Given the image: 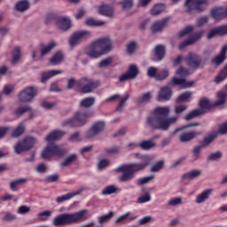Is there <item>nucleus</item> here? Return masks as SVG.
<instances>
[{"label":"nucleus","mask_w":227,"mask_h":227,"mask_svg":"<svg viewBox=\"0 0 227 227\" xmlns=\"http://www.w3.org/2000/svg\"><path fill=\"white\" fill-rule=\"evenodd\" d=\"M133 157L141 160V163L123 164L114 168L115 173H122L119 177L120 182L127 183L135 178V174L145 171L152 162V158L148 154H141L139 153H133Z\"/></svg>","instance_id":"obj_1"},{"label":"nucleus","mask_w":227,"mask_h":227,"mask_svg":"<svg viewBox=\"0 0 227 227\" xmlns=\"http://www.w3.org/2000/svg\"><path fill=\"white\" fill-rule=\"evenodd\" d=\"M170 108L168 106L157 107L146 119V127L153 129L168 130L170 126L174 125L178 118H168Z\"/></svg>","instance_id":"obj_2"},{"label":"nucleus","mask_w":227,"mask_h":227,"mask_svg":"<svg viewBox=\"0 0 227 227\" xmlns=\"http://www.w3.org/2000/svg\"><path fill=\"white\" fill-rule=\"evenodd\" d=\"M66 132L61 130H55L49 134L45 140L48 142V145L43 149L42 153V159L48 160L52 156L63 157L66 154V151L60 146L56 145L54 141L61 139L65 136Z\"/></svg>","instance_id":"obj_3"},{"label":"nucleus","mask_w":227,"mask_h":227,"mask_svg":"<svg viewBox=\"0 0 227 227\" xmlns=\"http://www.w3.org/2000/svg\"><path fill=\"white\" fill-rule=\"evenodd\" d=\"M90 217L91 214L87 209H82L74 213L61 214L53 219L52 223L54 226H67L82 223Z\"/></svg>","instance_id":"obj_4"},{"label":"nucleus","mask_w":227,"mask_h":227,"mask_svg":"<svg viewBox=\"0 0 227 227\" xmlns=\"http://www.w3.org/2000/svg\"><path fill=\"white\" fill-rule=\"evenodd\" d=\"M113 49L110 37H101L94 40L86 49V55L90 59H97L109 53Z\"/></svg>","instance_id":"obj_5"},{"label":"nucleus","mask_w":227,"mask_h":227,"mask_svg":"<svg viewBox=\"0 0 227 227\" xmlns=\"http://www.w3.org/2000/svg\"><path fill=\"white\" fill-rule=\"evenodd\" d=\"M91 114L76 112L73 118L67 119L62 121V127H69V128H79L86 124L87 119L91 117Z\"/></svg>","instance_id":"obj_6"},{"label":"nucleus","mask_w":227,"mask_h":227,"mask_svg":"<svg viewBox=\"0 0 227 227\" xmlns=\"http://www.w3.org/2000/svg\"><path fill=\"white\" fill-rule=\"evenodd\" d=\"M178 36L180 38H183L184 36H186L187 38H189L187 40H184L179 44L178 49L182 51L185 47H188L196 43L201 38L202 33L195 32L193 29H186L179 33Z\"/></svg>","instance_id":"obj_7"},{"label":"nucleus","mask_w":227,"mask_h":227,"mask_svg":"<svg viewBox=\"0 0 227 227\" xmlns=\"http://www.w3.org/2000/svg\"><path fill=\"white\" fill-rule=\"evenodd\" d=\"M210 2L208 0H186L184 3L185 12L192 15L193 12L201 13L208 8Z\"/></svg>","instance_id":"obj_8"},{"label":"nucleus","mask_w":227,"mask_h":227,"mask_svg":"<svg viewBox=\"0 0 227 227\" xmlns=\"http://www.w3.org/2000/svg\"><path fill=\"white\" fill-rule=\"evenodd\" d=\"M99 85H100V82L98 81H95L88 78H82L76 83V87L80 89V92L83 94L91 93Z\"/></svg>","instance_id":"obj_9"},{"label":"nucleus","mask_w":227,"mask_h":227,"mask_svg":"<svg viewBox=\"0 0 227 227\" xmlns=\"http://www.w3.org/2000/svg\"><path fill=\"white\" fill-rule=\"evenodd\" d=\"M37 95V89L35 87H26L20 91L18 95L20 103H30Z\"/></svg>","instance_id":"obj_10"},{"label":"nucleus","mask_w":227,"mask_h":227,"mask_svg":"<svg viewBox=\"0 0 227 227\" xmlns=\"http://www.w3.org/2000/svg\"><path fill=\"white\" fill-rule=\"evenodd\" d=\"M90 37H91V32L89 30L76 31L69 38V45L72 48L76 47L81 43L82 39H88Z\"/></svg>","instance_id":"obj_11"},{"label":"nucleus","mask_w":227,"mask_h":227,"mask_svg":"<svg viewBox=\"0 0 227 227\" xmlns=\"http://www.w3.org/2000/svg\"><path fill=\"white\" fill-rule=\"evenodd\" d=\"M35 144V138L33 137H27L22 141L18 142L14 146L17 154L30 150Z\"/></svg>","instance_id":"obj_12"},{"label":"nucleus","mask_w":227,"mask_h":227,"mask_svg":"<svg viewBox=\"0 0 227 227\" xmlns=\"http://www.w3.org/2000/svg\"><path fill=\"white\" fill-rule=\"evenodd\" d=\"M158 69L156 67H148L147 69V76L149 78H155L156 81H164L169 75V71L168 69H162L160 73H158Z\"/></svg>","instance_id":"obj_13"},{"label":"nucleus","mask_w":227,"mask_h":227,"mask_svg":"<svg viewBox=\"0 0 227 227\" xmlns=\"http://www.w3.org/2000/svg\"><path fill=\"white\" fill-rule=\"evenodd\" d=\"M105 129L104 121H97L92 127L87 131L86 137L88 139H92L98 135H99Z\"/></svg>","instance_id":"obj_14"},{"label":"nucleus","mask_w":227,"mask_h":227,"mask_svg":"<svg viewBox=\"0 0 227 227\" xmlns=\"http://www.w3.org/2000/svg\"><path fill=\"white\" fill-rule=\"evenodd\" d=\"M138 74V69L136 65H131L129 67L128 71L121 74L119 78V82H124V81H131L132 79H136Z\"/></svg>","instance_id":"obj_15"},{"label":"nucleus","mask_w":227,"mask_h":227,"mask_svg":"<svg viewBox=\"0 0 227 227\" xmlns=\"http://www.w3.org/2000/svg\"><path fill=\"white\" fill-rule=\"evenodd\" d=\"M185 61L192 69H199L200 67H203L202 58L199 55L191 53V55L186 58Z\"/></svg>","instance_id":"obj_16"},{"label":"nucleus","mask_w":227,"mask_h":227,"mask_svg":"<svg viewBox=\"0 0 227 227\" xmlns=\"http://www.w3.org/2000/svg\"><path fill=\"white\" fill-rule=\"evenodd\" d=\"M215 98L216 99L211 104V107H223L227 101V90L217 91Z\"/></svg>","instance_id":"obj_17"},{"label":"nucleus","mask_w":227,"mask_h":227,"mask_svg":"<svg viewBox=\"0 0 227 227\" xmlns=\"http://www.w3.org/2000/svg\"><path fill=\"white\" fill-rule=\"evenodd\" d=\"M137 218V216L136 215H133L130 212H127L122 215L119 216L118 218H115L114 223L116 225H124L135 221Z\"/></svg>","instance_id":"obj_18"},{"label":"nucleus","mask_w":227,"mask_h":227,"mask_svg":"<svg viewBox=\"0 0 227 227\" xmlns=\"http://www.w3.org/2000/svg\"><path fill=\"white\" fill-rule=\"evenodd\" d=\"M211 17L215 20H223V19H227V7H215L211 10Z\"/></svg>","instance_id":"obj_19"},{"label":"nucleus","mask_w":227,"mask_h":227,"mask_svg":"<svg viewBox=\"0 0 227 227\" xmlns=\"http://www.w3.org/2000/svg\"><path fill=\"white\" fill-rule=\"evenodd\" d=\"M57 27L60 29L72 28V20L68 16H59L57 19Z\"/></svg>","instance_id":"obj_20"},{"label":"nucleus","mask_w":227,"mask_h":227,"mask_svg":"<svg viewBox=\"0 0 227 227\" xmlns=\"http://www.w3.org/2000/svg\"><path fill=\"white\" fill-rule=\"evenodd\" d=\"M214 192V189L209 188L202 191L195 198V203L200 205L205 203Z\"/></svg>","instance_id":"obj_21"},{"label":"nucleus","mask_w":227,"mask_h":227,"mask_svg":"<svg viewBox=\"0 0 227 227\" xmlns=\"http://www.w3.org/2000/svg\"><path fill=\"white\" fill-rule=\"evenodd\" d=\"M172 97V90L170 87H161L158 93V101H168Z\"/></svg>","instance_id":"obj_22"},{"label":"nucleus","mask_w":227,"mask_h":227,"mask_svg":"<svg viewBox=\"0 0 227 227\" xmlns=\"http://www.w3.org/2000/svg\"><path fill=\"white\" fill-rule=\"evenodd\" d=\"M172 83L173 85L178 86L180 89L184 90L192 87L194 82H186L185 78L173 77Z\"/></svg>","instance_id":"obj_23"},{"label":"nucleus","mask_w":227,"mask_h":227,"mask_svg":"<svg viewBox=\"0 0 227 227\" xmlns=\"http://www.w3.org/2000/svg\"><path fill=\"white\" fill-rule=\"evenodd\" d=\"M83 191H84V189L82 188V189L77 190V191L74 192H68V193L64 194V195H62V196H59V197L56 199V202L59 203V204H60V203H62V202H64V201L70 200L73 199L74 197L82 194Z\"/></svg>","instance_id":"obj_24"},{"label":"nucleus","mask_w":227,"mask_h":227,"mask_svg":"<svg viewBox=\"0 0 227 227\" xmlns=\"http://www.w3.org/2000/svg\"><path fill=\"white\" fill-rule=\"evenodd\" d=\"M200 135V132L196 131L184 132L180 135L179 140L181 143H188Z\"/></svg>","instance_id":"obj_25"},{"label":"nucleus","mask_w":227,"mask_h":227,"mask_svg":"<svg viewBox=\"0 0 227 227\" xmlns=\"http://www.w3.org/2000/svg\"><path fill=\"white\" fill-rule=\"evenodd\" d=\"M99 15H104L105 17H113L114 15V9L111 4L100 5L98 9Z\"/></svg>","instance_id":"obj_26"},{"label":"nucleus","mask_w":227,"mask_h":227,"mask_svg":"<svg viewBox=\"0 0 227 227\" xmlns=\"http://www.w3.org/2000/svg\"><path fill=\"white\" fill-rule=\"evenodd\" d=\"M29 8H31V4L28 0H20L14 5L15 11L20 12V13H24V12H27Z\"/></svg>","instance_id":"obj_27"},{"label":"nucleus","mask_w":227,"mask_h":227,"mask_svg":"<svg viewBox=\"0 0 227 227\" xmlns=\"http://www.w3.org/2000/svg\"><path fill=\"white\" fill-rule=\"evenodd\" d=\"M202 174L201 169L194 168L182 175L184 180H192L199 178Z\"/></svg>","instance_id":"obj_28"},{"label":"nucleus","mask_w":227,"mask_h":227,"mask_svg":"<svg viewBox=\"0 0 227 227\" xmlns=\"http://www.w3.org/2000/svg\"><path fill=\"white\" fill-rule=\"evenodd\" d=\"M226 52H227V45H224L222 51H220V55H216L213 59V63H215V65H220L223 63L224 60L226 59Z\"/></svg>","instance_id":"obj_29"},{"label":"nucleus","mask_w":227,"mask_h":227,"mask_svg":"<svg viewBox=\"0 0 227 227\" xmlns=\"http://www.w3.org/2000/svg\"><path fill=\"white\" fill-rule=\"evenodd\" d=\"M25 113H31L30 119H32L35 115L34 110L32 109V107L28 106H20L16 108L14 114L19 117L24 114Z\"/></svg>","instance_id":"obj_30"},{"label":"nucleus","mask_w":227,"mask_h":227,"mask_svg":"<svg viewBox=\"0 0 227 227\" xmlns=\"http://www.w3.org/2000/svg\"><path fill=\"white\" fill-rule=\"evenodd\" d=\"M163 12H166V4L159 3L151 9V15L157 17V15H160Z\"/></svg>","instance_id":"obj_31"},{"label":"nucleus","mask_w":227,"mask_h":227,"mask_svg":"<svg viewBox=\"0 0 227 227\" xmlns=\"http://www.w3.org/2000/svg\"><path fill=\"white\" fill-rule=\"evenodd\" d=\"M166 55V48L163 45H157L155 48V61H162Z\"/></svg>","instance_id":"obj_32"},{"label":"nucleus","mask_w":227,"mask_h":227,"mask_svg":"<svg viewBox=\"0 0 227 227\" xmlns=\"http://www.w3.org/2000/svg\"><path fill=\"white\" fill-rule=\"evenodd\" d=\"M62 74V71H59V70H51V71H46V72H43L41 74V82H44L46 81H49V79L59 75Z\"/></svg>","instance_id":"obj_33"},{"label":"nucleus","mask_w":227,"mask_h":227,"mask_svg":"<svg viewBox=\"0 0 227 227\" xmlns=\"http://www.w3.org/2000/svg\"><path fill=\"white\" fill-rule=\"evenodd\" d=\"M170 19H171V17H166L160 20L154 22L153 24L152 29H164V27H166V26H168Z\"/></svg>","instance_id":"obj_34"},{"label":"nucleus","mask_w":227,"mask_h":227,"mask_svg":"<svg viewBox=\"0 0 227 227\" xmlns=\"http://www.w3.org/2000/svg\"><path fill=\"white\" fill-rule=\"evenodd\" d=\"M226 78H227V65L223 69L220 71V73L217 74V75L214 79V82L216 84H219L222 82L225 81Z\"/></svg>","instance_id":"obj_35"},{"label":"nucleus","mask_w":227,"mask_h":227,"mask_svg":"<svg viewBox=\"0 0 227 227\" xmlns=\"http://www.w3.org/2000/svg\"><path fill=\"white\" fill-rule=\"evenodd\" d=\"M27 181H28L27 178H20V179H17L15 181L11 182L10 183V189H11V191L17 192L18 191L17 187L19 185L27 184Z\"/></svg>","instance_id":"obj_36"},{"label":"nucleus","mask_w":227,"mask_h":227,"mask_svg":"<svg viewBox=\"0 0 227 227\" xmlns=\"http://www.w3.org/2000/svg\"><path fill=\"white\" fill-rule=\"evenodd\" d=\"M226 35H227V29H215V30H211L207 34V39L210 40V39L214 38L216 35L224 36Z\"/></svg>","instance_id":"obj_37"},{"label":"nucleus","mask_w":227,"mask_h":227,"mask_svg":"<svg viewBox=\"0 0 227 227\" xmlns=\"http://www.w3.org/2000/svg\"><path fill=\"white\" fill-rule=\"evenodd\" d=\"M64 59V55L61 51H58L53 55V57L51 59L50 63L53 66H56L59 63H62Z\"/></svg>","instance_id":"obj_38"},{"label":"nucleus","mask_w":227,"mask_h":227,"mask_svg":"<svg viewBox=\"0 0 227 227\" xmlns=\"http://www.w3.org/2000/svg\"><path fill=\"white\" fill-rule=\"evenodd\" d=\"M95 103H96V98L93 97H90L82 100V102L80 103V106L83 108H90L95 105Z\"/></svg>","instance_id":"obj_39"},{"label":"nucleus","mask_w":227,"mask_h":227,"mask_svg":"<svg viewBox=\"0 0 227 227\" xmlns=\"http://www.w3.org/2000/svg\"><path fill=\"white\" fill-rule=\"evenodd\" d=\"M26 127L24 122L20 123V125H18V127L12 130V134H11V136L12 137H19L20 136H22L25 132Z\"/></svg>","instance_id":"obj_40"},{"label":"nucleus","mask_w":227,"mask_h":227,"mask_svg":"<svg viewBox=\"0 0 227 227\" xmlns=\"http://www.w3.org/2000/svg\"><path fill=\"white\" fill-rule=\"evenodd\" d=\"M56 43L54 41H51L48 45H45L44 47H43V49L41 50V57L43 58L44 56H46L47 54H49L51 52V51L56 47Z\"/></svg>","instance_id":"obj_41"},{"label":"nucleus","mask_w":227,"mask_h":227,"mask_svg":"<svg viewBox=\"0 0 227 227\" xmlns=\"http://www.w3.org/2000/svg\"><path fill=\"white\" fill-rule=\"evenodd\" d=\"M204 114V111L203 110H199V109H195L193 111H192L191 113H189L185 117L184 120L186 121H191L194 118H197L200 115Z\"/></svg>","instance_id":"obj_42"},{"label":"nucleus","mask_w":227,"mask_h":227,"mask_svg":"<svg viewBox=\"0 0 227 227\" xmlns=\"http://www.w3.org/2000/svg\"><path fill=\"white\" fill-rule=\"evenodd\" d=\"M77 160V154L73 153L70 154L66 160H64V162L60 164L61 167H68L71 164L74 163Z\"/></svg>","instance_id":"obj_43"},{"label":"nucleus","mask_w":227,"mask_h":227,"mask_svg":"<svg viewBox=\"0 0 227 227\" xmlns=\"http://www.w3.org/2000/svg\"><path fill=\"white\" fill-rule=\"evenodd\" d=\"M138 146L143 150H150L151 148L156 146V144L153 140H143Z\"/></svg>","instance_id":"obj_44"},{"label":"nucleus","mask_w":227,"mask_h":227,"mask_svg":"<svg viewBox=\"0 0 227 227\" xmlns=\"http://www.w3.org/2000/svg\"><path fill=\"white\" fill-rule=\"evenodd\" d=\"M85 24H86V26H90V27H93L104 26V24H106V22L102 21V20H97L93 18H89L85 21Z\"/></svg>","instance_id":"obj_45"},{"label":"nucleus","mask_w":227,"mask_h":227,"mask_svg":"<svg viewBox=\"0 0 227 227\" xmlns=\"http://www.w3.org/2000/svg\"><path fill=\"white\" fill-rule=\"evenodd\" d=\"M202 146H195L192 151V160L194 162L195 160H199L200 158Z\"/></svg>","instance_id":"obj_46"},{"label":"nucleus","mask_w":227,"mask_h":227,"mask_svg":"<svg viewBox=\"0 0 227 227\" xmlns=\"http://www.w3.org/2000/svg\"><path fill=\"white\" fill-rule=\"evenodd\" d=\"M59 18V16H58L56 13H48L45 18V24H52L53 22H55L57 26Z\"/></svg>","instance_id":"obj_47"},{"label":"nucleus","mask_w":227,"mask_h":227,"mask_svg":"<svg viewBox=\"0 0 227 227\" xmlns=\"http://www.w3.org/2000/svg\"><path fill=\"white\" fill-rule=\"evenodd\" d=\"M20 59V48L19 46H16L14 48V51H12V60H11V63L12 65H15L19 62Z\"/></svg>","instance_id":"obj_48"},{"label":"nucleus","mask_w":227,"mask_h":227,"mask_svg":"<svg viewBox=\"0 0 227 227\" xmlns=\"http://www.w3.org/2000/svg\"><path fill=\"white\" fill-rule=\"evenodd\" d=\"M118 191V187L114 186V184H110L109 186H106L102 191L103 195H111L116 193Z\"/></svg>","instance_id":"obj_49"},{"label":"nucleus","mask_w":227,"mask_h":227,"mask_svg":"<svg viewBox=\"0 0 227 227\" xmlns=\"http://www.w3.org/2000/svg\"><path fill=\"white\" fill-rule=\"evenodd\" d=\"M129 99V93H126L123 97L120 98V103H119V106L117 108V111L119 113L122 112V109L125 106V105L127 104Z\"/></svg>","instance_id":"obj_50"},{"label":"nucleus","mask_w":227,"mask_h":227,"mask_svg":"<svg viewBox=\"0 0 227 227\" xmlns=\"http://www.w3.org/2000/svg\"><path fill=\"white\" fill-rule=\"evenodd\" d=\"M209 107H210V104L208 99L207 98L200 99V108L198 109L199 111H202L204 112V114H206L207 111L209 109Z\"/></svg>","instance_id":"obj_51"},{"label":"nucleus","mask_w":227,"mask_h":227,"mask_svg":"<svg viewBox=\"0 0 227 227\" xmlns=\"http://www.w3.org/2000/svg\"><path fill=\"white\" fill-rule=\"evenodd\" d=\"M114 215V213L113 211L108 212L107 215H101L98 218V223L100 224L109 222L113 216Z\"/></svg>","instance_id":"obj_52"},{"label":"nucleus","mask_w":227,"mask_h":227,"mask_svg":"<svg viewBox=\"0 0 227 227\" xmlns=\"http://www.w3.org/2000/svg\"><path fill=\"white\" fill-rule=\"evenodd\" d=\"M218 137V133L217 132H213L210 135H207L205 138H204V145L205 146H208V145L212 144V142H214V140Z\"/></svg>","instance_id":"obj_53"},{"label":"nucleus","mask_w":227,"mask_h":227,"mask_svg":"<svg viewBox=\"0 0 227 227\" xmlns=\"http://www.w3.org/2000/svg\"><path fill=\"white\" fill-rule=\"evenodd\" d=\"M192 91H186V92H184L183 94H181L177 99H176V102L177 103H183V102H186L190 99V98L192 97Z\"/></svg>","instance_id":"obj_54"},{"label":"nucleus","mask_w":227,"mask_h":227,"mask_svg":"<svg viewBox=\"0 0 227 227\" xmlns=\"http://www.w3.org/2000/svg\"><path fill=\"white\" fill-rule=\"evenodd\" d=\"M164 168V161L160 160L151 167V173L160 172Z\"/></svg>","instance_id":"obj_55"},{"label":"nucleus","mask_w":227,"mask_h":227,"mask_svg":"<svg viewBox=\"0 0 227 227\" xmlns=\"http://www.w3.org/2000/svg\"><path fill=\"white\" fill-rule=\"evenodd\" d=\"M51 215V211L45 210L38 214V219L41 222H44L49 220Z\"/></svg>","instance_id":"obj_56"},{"label":"nucleus","mask_w":227,"mask_h":227,"mask_svg":"<svg viewBox=\"0 0 227 227\" xmlns=\"http://www.w3.org/2000/svg\"><path fill=\"white\" fill-rule=\"evenodd\" d=\"M154 178V176H145V177H142V178H139L136 181V184L137 185H144V184H148L151 180H153Z\"/></svg>","instance_id":"obj_57"},{"label":"nucleus","mask_w":227,"mask_h":227,"mask_svg":"<svg viewBox=\"0 0 227 227\" xmlns=\"http://www.w3.org/2000/svg\"><path fill=\"white\" fill-rule=\"evenodd\" d=\"M151 99H152V93L146 92L143 94L141 97H139L137 101L139 103H147V102H150Z\"/></svg>","instance_id":"obj_58"},{"label":"nucleus","mask_w":227,"mask_h":227,"mask_svg":"<svg viewBox=\"0 0 227 227\" xmlns=\"http://www.w3.org/2000/svg\"><path fill=\"white\" fill-rule=\"evenodd\" d=\"M122 10H130L134 6V0H122L121 2Z\"/></svg>","instance_id":"obj_59"},{"label":"nucleus","mask_w":227,"mask_h":227,"mask_svg":"<svg viewBox=\"0 0 227 227\" xmlns=\"http://www.w3.org/2000/svg\"><path fill=\"white\" fill-rule=\"evenodd\" d=\"M176 74L180 77H187L191 74V73L188 71V69H185L183 67H181L176 71Z\"/></svg>","instance_id":"obj_60"},{"label":"nucleus","mask_w":227,"mask_h":227,"mask_svg":"<svg viewBox=\"0 0 227 227\" xmlns=\"http://www.w3.org/2000/svg\"><path fill=\"white\" fill-rule=\"evenodd\" d=\"M109 165H110V160L107 159H103L98 162L97 168L98 169L102 170Z\"/></svg>","instance_id":"obj_61"},{"label":"nucleus","mask_w":227,"mask_h":227,"mask_svg":"<svg viewBox=\"0 0 227 227\" xmlns=\"http://www.w3.org/2000/svg\"><path fill=\"white\" fill-rule=\"evenodd\" d=\"M152 200V196L149 192H146L144 196L140 197L138 200H137V202L139 204H143V203H147L149 201H151Z\"/></svg>","instance_id":"obj_62"},{"label":"nucleus","mask_w":227,"mask_h":227,"mask_svg":"<svg viewBox=\"0 0 227 227\" xmlns=\"http://www.w3.org/2000/svg\"><path fill=\"white\" fill-rule=\"evenodd\" d=\"M208 22V16H202L197 20V27H202Z\"/></svg>","instance_id":"obj_63"},{"label":"nucleus","mask_w":227,"mask_h":227,"mask_svg":"<svg viewBox=\"0 0 227 227\" xmlns=\"http://www.w3.org/2000/svg\"><path fill=\"white\" fill-rule=\"evenodd\" d=\"M217 135H226L227 134V121L220 124V126L218 127V131L216 132Z\"/></svg>","instance_id":"obj_64"}]
</instances>
